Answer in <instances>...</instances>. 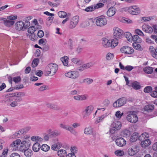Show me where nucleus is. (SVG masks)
Wrapping results in <instances>:
<instances>
[{
	"mask_svg": "<svg viewBox=\"0 0 157 157\" xmlns=\"http://www.w3.org/2000/svg\"><path fill=\"white\" fill-rule=\"evenodd\" d=\"M30 25V23L29 21H26L24 23L22 21H17L14 26L16 31H20L26 29Z\"/></svg>",
	"mask_w": 157,
	"mask_h": 157,
	"instance_id": "1",
	"label": "nucleus"
},
{
	"mask_svg": "<svg viewBox=\"0 0 157 157\" xmlns=\"http://www.w3.org/2000/svg\"><path fill=\"white\" fill-rule=\"evenodd\" d=\"M58 66L56 63H51L48 64L45 69V75L48 76L50 74L54 75L57 72L58 69Z\"/></svg>",
	"mask_w": 157,
	"mask_h": 157,
	"instance_id": "2",
	"label": "nucleus"
},
{
	"mask_svg": "<svg viewBox=\"0 0 157 157\" xmlns=\"http://www.w3.org/2000/svg\"><path fill=\"white\" fill-rule=\"evenodd\" d=\"M107 22L108 20L106 18L103 16L98 17L95 19V24L98 27H104L107 24Z\"/></svg>",
	"mask_w": 157,
	"mask_h": 157,
	"instance_id": "3",
	"label": "nucleus"
},
{
	"mask_svg": "<svg viewBox=\"0 0 157 157\" xmlns=\"http://www.w3.org/2000/svg\"><path fill=\"white\" fill-rule=\"evenodd\" d=\"M109 131L111 134H113L119 130L121 127V123L119 121H115L111 124Z\"/></svg>",
	"mask_w": 157,
	"mask_h": 157,
	"instance_id": "4",
	"label": "nucleus"
},
{
	"mask_svg": "<svg viewBox=\"0 0 157 157\" xmlns=\"http://www.w3.org/2000/svg\"><path fill=\"white\" fill-rule=\"evenodd\" d=\"M79 72L77 70L69 71L65 74V76L73 79H77L79 76Z\"/></svg>",
	"mask_w": 157,
	"mask_h": 157,
	"instance_id": "5",
	"label": "nucleus"
},
{
	"mask_svg": "<svg viewBox=\"0 0 157 157\" xmlns=\"http://www.w3.org/2000/svg\"><path fill=\"white\" fill-rule=\"evenodd\" d=\"M134 112L132 111L128 112L126 117L128 121L132 123H136L138 121V117L136 115L133 113Z\"/></svg>",
	"mask_w": 157,
	"mask_h": 157,
	"instance_id": "6",
	"label": "nucleus"
},
{
	"mask_svg": "<svg viewBox=\"0 0 157 157\" xmlns=\"http://www.w3.org/2000/svg\"><path fill=\"white\" fill-rule=\"evenodd\" d=\"M31 145V142L30 140H26L22 141L19 145V150L23 151L24 150L28 149Z\"/></svg>",
	"mask_w": 157,
	"mask_h": 157,
	"instance_id": "7",
	"label": "nucleus"
},
{
	"mask_svg": "<svg viewBox=\"0 0 157 157\" xmlns=\"http://www.w3.org/2000/svg\"><path fill=\"white\" fill-rule=\"evenodd\" d=\"M127 99L125 98H119L114 102L113 104V106L115 108L121 107L126 103Z\"/></svg>",
	"mask_w": 157,
	"mask_h": 157,
	"instance_id": "8",
	"label": "nucleus"
},
{
	"mask_svg": "<svg viewBox=\"0 0 157 157\" xmlns=\"http://www.w3.org/2000/svg\"><path fill=\"white\" fill-rule=\"evenodd\" d=\"M113 31V36L114 38L121 39L123 36V32L119 28H114Z\"/></svg>",
	"mask_w": 157,
	"mask_h": 157,
	"instance_id": "9",
	"label": "nucleus"
},
{
	"mask_svg": "<svg viewBox=\"0 0 157 157\" xmlns=\"http://www.w3.org/2000/svg\"><path fill=\"white\" fill-rule=\"evenodd\" d=\"M79 20V17L76 16L73 17L70 20L69 27L70 29L75 28L77 25Z\"/></svg>",
	"mask_w": 157,
	"mask_h": 157,
	"instance_id": "10",
	"label": "nucleus"
},
{
	"mask_svg": "<svg viewBox=\"0 0 157 157\" xmlns=\"http://www.w3.org/2000/svg\"><path fill=\"white\" fill-rule=\"evenodd\" d=\"M128 10L130 14L134 15L139 14L140 12L139 8L135 5L130 6L128 8Z\"/></svg>",
	"mask_w": 157,
	"mask_h": 157,
	"instance_id": "11",
	"label": "nucleus"
},
{
	"mask_svg": "<svg viewBox=\"0 0 157 157\" xmlns=\"http://www.w3.org/2000/svg\"><path fill=\"white\" fill-rule=\"evenodd\" d=\"M120 51L122 53L129 55L132 54L134 52V50L132 48L128 46L122 47L120 49Z\"/></svg>",
	"mask_w": 157,
	"mask_h": 157,
	"instance_id": "12",
	"label": "nucleus"
},
{
	"mask_svg": "<svg viewBox=\"0 0 157 157\" xmlns=\"http://www.w3.org/2000/svg\"><path fill=\"white\" fill-rule=\"evenodd\" d=\"M94 109V107L92 105L85 107L83 112V117L89 116L92 113Z\"/></svg>",
	"mask_w": 157,
	"mask_h": 157,
	"instance_id": "13",
	"label": "nucleus"
},
{
	"mask_svg": "<svg viewBox=\"0 0 157 157\" xmlns=\"http://www.w3.org/2000/svg\"><path fill=\"white\" fill-rule=\"evenodd\" d=\"M21 142L20 139H17L13 141L10 145V146L13 150H19V145Z\"/></svg>",
	"mask_w": 157,
	"mask_h": 157,
	"instance_id": "14",
	"label": "nucleus"
},
{
	"mask_svg": "<svg viewBox=\"0 0 157 157\" xmlns=\"http://www.w3.org/2000/svg\"><path fill=\"white\" fill-rule=\"evenodd\" d=\"M25 95V93L23 92L16 93H14V96L15 98L14 99L17 102L21 101L22 100V96Z\"/></svg>",
	"mask_w": 157,
	"mask_h": 157,
	"instance_id": "15",
	"label": "nucleus"
},
{
	"mask_svg": "<svg viewBox=\"0 0 157 157\" xmlns=\"http://www.w3.org/2000/svg\"><path fill=\"white\" fill-rule=\"evenodd\" d=\"M117 145L120 147H122L126 144V140L123 138L120 137L117 138L115 140Z\"/></svg>",
	"mask_w": 157,
	"mask_h": 157,
	"instance_id": "16",
	"label": "nucleus"
},
{
	"mask_svg": "<svg viewBox=\"0 0 157 157\" xmlns=\"http://www.w3.org/2000/svg\"><path fill=\"white\" fill-rule=\"evenodd\" d=\"M56 142H55L51 146V149L54 151H57L61 148L62 144V143L59 141L58 139H56Z\"/></svg>",
	"mask_w": 157,
	"mask_h": 157,
	"instance_id": "17",
	"label": "nucleus"
},
{
	"mask_svg": "<svg viewBox=\"0 0 157 157\" xmlns=\"http://www.w3.org/2000/svg\"><path fill=\"white\" fill-rule=\"evenodd\" d=\"M59 126L61 128L69 131L71 133L73 134H75L76 133L73 128L70 126L67 125L63 123H61L59 124Z\"/></svg>",
	"mask_w": 157,
	"mask_h": 157,
	"instance_id": "18",
	"label": "nucleus"
},
{
	"mask_svg": "<svg viewBox=\"0 0 157 157\" xmlns=\"http://www.w3.org/2000/svg\"><path fill=\"white\" fill-rule=\"evenodd\" d=\"M138 151L137 146H133L128 149V153L129 155L132 156L136 154Z\"/></svg>",
	"mask_w": 157,
	"mask_h": 157,
	"instance_id": "19",
	"label": "nucleus"
},
{
	"mask_svg": "<svg viewBox=\"0 0 157 157\" xmlns=\"http://www.w3.org/2000/svg\"><path fill=\"white\" fill-rule=\"evenodd\" d=\"M3 21L4 25L6 27H10L14 24V21L13 20H10L5 18L2 19Z\"/></svg>",
	"mask_w": 157,
	"mask_h": 157,
	"instance_id": "20",
	"label": "nucleus"
},
{
	"mask_svg": "<svg viewBox=\"0 0 157 157\" xmlns=\"http://www.w3.org/2000/svg\"><path fill=\"white\" fill-rule=\"evenodd\" d=\"M116 11V9L115 8L112 7L110 8L107 11V15L108 17H112L114 15Z\"/></svg>",
	"mask_w": 157,
	"mask_h": 157,
	"instance_id": "21",
	"label": "nucleus"
},
{
	"mask_svg": "<svg viewBox=\"0 0 157 157\" xmlns=\"http://www.w3.org/2000/svg\"><path fill=\"white\" fill-rule=\"evenodd\" d=\"M142 30L146 33H151L153 32L152 28L150 26L147 25H143L142 26Z\"/></svg>",
	"mask_w": 157,
	"mask_h": 157,
	"instance_id": "22",
	"label": "nucleus"
},
{
	"mask_svg": "<svg viewBox=\"0 0 157 157\" xmlns=\"http://www.w3.org/2000/svg\"><path fill=\"white\" fill-rule=\"evenodd\" d=\"M142 140L140 143L141 146L142 147H147L150 145L151 143V140L148 139H146Z\"/></svg>",
	"mask_w": 157,
	"mask_h": 157,
	"instance_id": "23",
	"label": "nucleus"
},
{
	"mask_svg": "<svg viewBox=\"0 0 157 157\" xmlns=\"http://www.w3.org/2000/svg\"><path fill=\"white\" fill-rule=\"evenodd\" d=\"M59 16L62 18H65L66 17H70L71 14L69 13H67L64 11H59L58 13Z\"/></svg>",
	"mask_w": 157,
	"mask_h": 157,
	"instance_id": "24",
	"label": "nucleus"
},
{
	"mask_svg": "<svg viewBox=\"0 0 157 157\" xmlns=\"http://www.w3.org/2000/svg\"><path fill=\"white\" fill-rule=\"evenodd\" d=\"M117 20L123 23H131L132 22V21L131 20L121 17H118Z\"/></svg>",
	"mask_w": 157,
	"mask_h": 157,
	"instance_id": "25",
	"label": "nucleus"
},
{
	"mask_svg": "<svg viewBox=\"0 0 157 157\" xmlns=\"http://www.w3.org/2000/svg\"><path fill=\"white\" fill-rule=\"evenodd\" d=\"M102 45L105 48L110 47V41L106 38H102Z\"/></svg>",
	"mask_w": 157,
	"mask_h": 157,
	"instance_id": "26",
	"label": "nucleus"
},
{
	"mask_svg": "<svg viewBox=\"0 0 157 157\" xmlns=\"http://www.w3.org/2000/svg\"><path fill=\"white\" fill-rule=\"evenodd\" d=\"M60 60L65 66H68V58L67 56H64L60 58Z\"/></svg>",
	"mask_w": 157,
	"mask_h": 157,
	"instance_id": "27",
	"label": "nucleus"
},
{
	"mask_svg": "<svg viewBox=\"0 0 157 157\" xmlns=\"http://www.w3.org/2000/svg\"><path fill=\"white\" fill-rule=\"evenodd\" d=\"M139 135L136 132L133 133L131 135L130 140L132 142H135L138 138Z\"/></svg>",
	"mask_w": 157,
	"mask_h": 157,
	"instance_id": "28",
	"label": "nucleus"
},
{
	"mask_svg": "<svg viewBox=\"0 0 157 157\" xmlns=\"http://www.w3.org/2000/svg\"><path fill=\"white\" fill-rule=\"evenodd\" d=\"M40 148H41V147H40V144L37 142L35 143L32 147L33 150L35 152L38 151Z\"/></svg>",
	"mask_w": 157,
	"mask_h": 157,
	"instance_id": "29",
	"label": "nucleus"
},
{
	"mask_svg": "<svg viewBox=\"0 0 157 157\" xmlns=\"http://www.w3.org/2000/svg\"><path fill=\"white\" fill-rule=\"evenodd\" d=\"M31 140L33 142H41L43 141V139L41 137L36 136H34L31 137Z\"/></svg>",
	"mask_w": 157,
	"mask_h": 157,
	"instance_id": "30",
	"label": "nucleus"
},
{
	"mask_svg": "<svg viewBox=\"0 0 157 157\" xmlns=\"http://www.w3.org/2000/svg\"><path fill=\"white\" fill-rule=\"evenodd\" d=\"M154 108V106L153 105H148L145 106L144 107V110L148 112H151Z\"/></svg>",
	"mask_w": 157,
	"mask_h": 157,
	"instance_id": "31",
	"label": "nucleus"
},
{
	"mask_svg": "<svg viewBox=\"0 0 157 157\" xmlns=\"http://www.w3.org/2000/svg\"><path fill=\"white\" fill-rule=\"evenodd\" d=\"M93 132V129L91 127H86L84 129V133L85 134L90 135Z\"/></svg>",
	"mask_w": 157,
	"mask_h": 157,
	"instance_id": "32",
	"label": "nucleus"
},
{
	"mask_svg": "<svg viewBox=\"0 0 157 157\" xmlns=\"http://www.w3.org/2000/svg\"><path fill=\"white\" fill-rule=\"evenodd\" d=\"M118 39L114 38V39L110 41V47L112 48H114L117 45L118 43Z\"/></svg>",
	"mask_w": 157,
	"mask_h": 157,
	"instance_id": "33",
	"label": "nucleus"
},
{
	"mask_svg": "<svg viewBox=\"0 0 157 157\" xmlns=\"http://www.w3.org/2000/svg\"><path fill=\"white\" fill-rule=\"evenodd\" d=\"M124 35L127 40L130 42H132V36L131 34L128 32H126Z\"/></svg>",
	"mask_w": 157,
	"mask_h": 157,
	"instance_id": "34",
	"label": "nucleus"
},
{
	"mask_svg": "<svg viewBox=\"0 0 157 157\" xmlns=\"http://www.w3.org/2000/svg\"><path fill=\"white\" fill-rule=\"evenodd\" d=\"M67 152L66 151L63 149H60L57 152V155L61 157L65 156Z\"/></svg>",
	"mask_w": 157,
	"mask_h": 157,
	"instance_id": "35",
	"label": "nucleus"
},
{
	"mask_svg": "<svg viewBox=\"0 0 157 157\" xmlns=\"http://www.w3.org/2000/svg\"><path fill=\"white\" fill-rule=\"evenodd\" d=\"M95 10V9L94 6L92 5L87 7L83 10L87 12L90 13L94 11Z\"/></svg>",
	"mask_w": 157,
	"mask_h": 157,
	"instance_id": "36",
	"label": "nucleus"
},
{
	"mask_svg": "<svg viewBox=\"0 0 157 157\" xmlns=\"http://www.w3.org/2000/svg\"><path fill=\"white\" fill-rule=\"evenodd\" d=\"M143 70L146 73L148 74H151L153 71V68L150 67H147L143 68Z\"/></svg>",
	"mask_w": 157,
	"mask_h": 157,
	"instance_id": "37",
	"label": "nucleus"
},
{
	"mask_svg": "<svg viewBox=\"0 0 157 157\" xmlns=\"http://www.w3.org/2000/svg\"><path fill=\"white\" fill-rule=\"evenodd\" d=\"M134 41L138 43H141L142 40L137 35H135L132 36V41Z\"/></svg>",
	"mask_w": 157,
	"mask_h": 157,
	"instance_id": "38",
	"label": "nucleus"
},
{
	"mask_svg": "<svg viewBox=\"0 0 157 157\" xmlns=\"http://www.w3.org/2000/svg\"><path fill=\"white\" fill-rule=\"evenodd\" d=\"M13 97H8L6 98L4 100V102L8 105H10L12 101H13Z\"/></svg>",
	"mask_w": 157,
	"mask_h": 157,
	"instance_id": "39",
	"label": "nucleus"
},
{
	"mask_svg": "<svg viewBox=\"0 0 157 157\" xmlns=\"http://www.w3.org/2000/svg\"><path fill=\"white\" fill-rule=\"evenodd\" d=\"M83 82L86 84L89 85L92 83L93 82V80L91 78H87L84 79Z\"/></svg>",
	"mask_w": 157,
	"mask_h": 157,
	"instance_id": "40",
	"label": "nucleus"
},
{
	"mask_svg": "<svg viewBox=\"0 0 157 157\" xmlns=\"http://www.w3.org/2000/svg\"><path fill=\"white\" fill-rule=\"evenodd\" d=\"M23 151L24 152L25 155L27 157H31L32 155V151L28 148L24 150Z\"/></svg>",
	"mask_w": 157,
	"mask_h": 157,
	"instance_id": "41",
	"label": "nucleus"
},
{
	"mask_svg": "<svg viewBox=\"0 0 157 157\" xmlns=\"http://www.w3.org/2000/svg\"><path fill=\"white\" fill-rule=\"evenodd\" d=\"M149 137L148 134L147 132H144L140 136V140H144L148 139Z\"/></svg>",
	"mask_w": 157,
	"mask_h": 157,
	"instance_id": "42",
	"label": "nucleus"
},
{
	"mask_svg": "<svg viewBox=\"0 0 157 157\" xmlns=\"http://www.w3.org/2000/svg\"><path fill=\"white\" fill-rule=\"evenodd\" d=\"M138 42H135L132 44L133 48L136 50H142V47L140 44H138Z\"/></svg>",
	"mask_w": 157,
	"mask_h": 157,
	"instance_id": "43",
	"label": "nucleus"
},
{
	"mask_svg": "<svg viewBox=\"0 0 157 157\" xmlns=\"http://www.w3.org/2000/svg\"><path fill=\"white\" fill-rule=\"evenodd\" d=\"M121 134L124 137H128L130 135V133L129 130L124 129L122 132Z\"/></svg>",
	"mask_w": 157,
	"mask_h": 157,
	"instance_id": "44",
	"label": "nucleus"
},
{
	"mask_svg": "<svg viewBox=\"0 0 157 157\" xmlns=\"http://www.w3.org/2000/svg\"><path fill=\"white\" fill-rule=\"evenodd\" d=\"M79 101H83L87 100L88 98V96L87 94L78 95Z\"/></svg>",
	"mask_w": 157,
	"mask_h": 157,
	"instance_id": "45",
	"label": "nucleus"
},
{
	"mask_svg": "<svg viewBox=\"0 0 157 157\" xmlns=\"http://www.w3.org/2000/svg\"><path fill=\"white\" fill-rule=\"evenodd\" d=\"M133 88L135 90H138L140 88L139 83L136 81L134 82L132 84Z\"/></svg>",
	"mask_w": 157,
	"mask_h": 157,
	"instance_id": "46",
	"label": "nucleus"
},
{
	"mask_svg": "<svg viewBox=\"0 0 157 157\" xmlns=\"http://www.w3.org/2000/svg\"><path fill=\"white\" fill-rule=\"evenodd\" d=\"M50 148V147L47 144H43L41 146V150L44 151H47Z\"/></svg>",
	"mask_w": 157,
	"mask_h": 157,
	"instance_id": "47",
	"label": "nucleus"
},
{
	"mask_svg": "<svg viewBox=\"0 0 157 157\" xmlns=\"http://www.w3.org/2000/svg\"><path fill=\"white\" fill-rule=\"evenodd\" d=\"M39 60L38 58L34 59L32 62V67H36L39 63Z\"/></svg>",
	"mask_w": 157,
	"mask_h": 157,
	"instance_id": "48",
	"label": "nucleus"
},
{
	"mask_svg": "<svg viewBox=\"0 0 157 157\" xmlns=\"http://www.w3.org/2000/svg\"><path fill=\"white\" fill-rule=\"evenodd\" d=\"M114 153L116 155L118 156H122L124 155V152L123 151L120 150L115 151L114 152Z\"/></svg>",
	"mask_w": 157,
	"mask_h": 157,
	"instance_id": "49",
	"label": "nucleus"
},
{
	"mask_svg": "<svg viewBox=\"0 0 157 157\" xmlns=\"http://www.w3.org/2000/svg\"><path fill=\"white\" fill-rule=\"evenodd\" d=\"M36 31V28L34 26H32L30 27L28 29V33L33 34Z\"/></svg>",
	"mask_w": 157,
	"mask_h": 157,
	"instance_id": "50",
	"label": "nucleus"
},
{
	"mask_svg": "<svg viewBox=\"0 0 157 157\" xmlns=\"http://www.w3.org/2000/svg\"><path fill=\"white\" fill-rule=\"evenodd\" d=\"M8 152V149L7 148L4 149L1 155V157H6Z\"/></svg>",
	"mask_w": 157,
	"mask_h": 157,
	"instance_id": "51",
	"label": "nucleus"
},
{
	"mask_svg": "<svg viewBox=\"0 0 157 157\" xmlns=\"http://www.w3.org/2000/svg\"><path fill=\"white\" fill-rule=\"evenodd\" d=\"M123 114V113H121L120 111H117L115 113V116L117 118L119 119L121 118Z\"/></svg>",
	"mask_w": 157,
	"mask_h": 157,
	"instance_id": "52",
	"label": "nucleus"
},
{
	"mask_svg": "<svg viewBox=\"0 0 157 157\" xmlns=\"http://www.w3.org/2000/svg\"><path fill=\"white\" fill-rule=\"evenodd\" d=\"M104 117L105 116L104 115H102L100 117H98L96 119L95 121V123L97 124L100 122H102L103 121Z\"/></svg>",
	"mask_w": 157,
	"mask_h": 157,
	"instance_id": "53",
	"label": "nucleus"
},
{
	"mask_svg": "<svg viewBox=\"0 0 157 157\" xmlns=\"http://www.w3.org/2000/svg\"><path fill=\"white\" fill-rule=\"evenodd\" d=\"M22 134V132L21 131H19L16 132L13 135L14 137L16 138H18L20 137L21 136V134Z\"/></svg>",
	"mask_w": 157,
	"mask_h": 157,
	"instance_id": "54",
	"label": "nucleus"
},
{
	"mask_svg": "<svg viewBox=\"0 0 157 157\" xmlns=\"http://www.w3.org/2000/svg\"><path fill=\"white\" fill-rule=\"evenodd\" d=\"M18 105V103L13 98V101H12L10 105L12 107H15L17 106Z\"/></svg>",
	"mask_w": 157,
	"mask_h": 157,
	"instance_id": "55",
	"label": "nucleus"
},
{
	"mask_svg": "<svg viewBox=\"0 0 157 157\" xmlns=\"http://www.w3.org/2000/svg\"><path fill=\"white\" fill-rule=\"evenodd\" d=\"M60 134V132L56 130H55L51 132V135L53 136H59Z\"/></svg>",
	"mask_w": 157,
	"mask_h": 157,
	"instance_id": "56",
	"label": "nucleus"
},
{
	"mask_svg": "<svg viewBox=\"0 0 157 157\" xmlns=\"http://www.w3.org/2000/svg\"><path fill=\"white\" fill-rule=\"evenodd\" d=\"M135 32L136 33V34L137 35H139L142 36H144L143 32L139 29H136Z\"/></svg>",
	"mask_w": 157,
	"mask_h": 157,
	"instance_id": "57",
	"label": "nucleus"
},
{
	"mask_svg": "<svg viewBox=\"0 0 157 157\" xmlns=\"http://www.w3.org/2000/svg\"><path fill=\"white\" fill-rule=\"evenodd\" d=\"M53 17H48L46 19V24L48 26H50L51 23L52 22Z\"/></svg>",
	"mask_w": 157,
	"mask_h": 157,
	"instance_id": "58",
	"label": "nucleus"
},
{
	"mask_svg": "<svg viewBox=\"0 0 157 157\" xmlns=\"http://www.w3.org/2000/svg\"><path fill=\"white\" fill-rule=\"evenodd\" d=\"M113 57V55L111 53H108L106 55V58L107 60H110Z\"/></svg>",
	"mask_w": 157,
	"mask_h": 157,
	"instance_id": "59",
	"label": "nucleus"
},
{
	"mask_svg": "<svg viewBox=\"0 0 157 157\" xmlns=\"http://www.w3.org/2000/svg\"><path fill=\"white\" fill-rule=\"evenodd\" d=\"M13 81L15 83H18L21 81V78L20 76H17L13 78Z\"/></svg>",
	"mask_w": 157,
	"mask_h": 157,
	"instance_id": "60",
	"label": "nucleus"
},
{
	"mask_svg": "<svg viewBox=\"0 0 157 157\" xmlns=\"http://www.w3.org/2000/svg\"><path fill=\"white\" fill-rule=\"evenodd\" d=\"M17 15H11L7 16V19L10 20H16L17 18Z\"/></svg>",
	"mask_w": 157,
	"mask_h": 157,
	"instance_id": "61",
	"label": "nucleus"
},
{
	"mask_svg": "<svg viewBox=\"0 0 157 157\" xmlns=\"http://www.w3.org/2000/svg\"><path fill=\"white\" fill-rule=\"evenodd\" d=\"M155 90L151 93V96L154 98L157 97V87L155 88Z\"/></svg>",
	"mask_w": 157,
	"mask_h": 157,
	"instance_id": "62",
	"label": "nucleus"
},
{
	"mask_svg": "<svg viewBox=\"0 0 157 157\" xmlns=\"http://www.w3.org/2000/svg\"><path fill=\"white\" fill-rule=\"evenodd\" d=\"M152 90V87L150 86H147L145 88L144 91L145 93H149Z\"/></svg>",
	"mask_w": 157,
	"mask_h": 157,
	"instance_id": "63",
	"label": "nucleus"
},
{
	"mask_svg": "<svg viewBox=\"0 0 157 157\" xmlns=\"http://www.w3.org/2000/svg\"><path fill=\"white\" fill-rule=\"evenodd\" d=\"M68 45L69 48L72 49L73 47V40L71 39H70L68 41Z\"/></svg>",
	"mask_w": 157,
	"mask_h": 157,
	"instance_id": "64",
	"label": "nucleus"
}]
</instances>
